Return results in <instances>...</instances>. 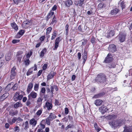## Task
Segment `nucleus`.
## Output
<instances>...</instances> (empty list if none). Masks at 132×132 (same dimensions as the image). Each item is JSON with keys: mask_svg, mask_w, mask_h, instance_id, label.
<instances>
[{"mask_svg": "<svg viewBox=\"0 0 132 132\" xmlns=\"http://www.w3.org/2000/svg\"><path fill=\"white\" fill-rule=\"evenodd\" d=\"M125 120L124 119H120L111 121L109 122V124L112 128L116 129L125 124Z\"/></svg>", "mask_w": 132, "mask_h": 132, "instance_id": "f257e3e1", "label": "nucleus"}, {"mask_svg": "<svg viewBox=\"0 0 132 132\" xmlns=\"http://www.w3.org/2000/svg\"><path fill=\"white\" fill-rule=\"evenodd\" d=\"M106 77L105 75L103 73L98 74L96 78L95 81L98 83L104 82L106 81Z\"/></svg>", "mask_w": 132, "mask_h": 132, "instance_id": "f03ea898", "label": "nucleus"}, {"mask_svg": "<svg viewBox=\"0 0 132 132\" xmlns=\"http://www.w3.org/2000/svg\"><path fill=\"white\" fill-rule=\"evenodd\" d=\"M23 97V96L22 95H20V93L19 92H16L14 97V100L15 101H17L18 100H21Z\"/></svg>", "mask_w": 132, "mask_h": 132, "instance_id": "7ed1b4c3", "label": "nucleus"}, {"mask_svg": "<svg viewBox=\"0 0 132 132\" xmlns=\"http://www.w3.org/2000/svg\"><path fill=\"white\" fill-rule=\"evenodd\" d=\"M15 69L16 68L15 67H14L11 69L10 75V78L11 79L14 78L16 75V73L15 71Z\"/></svg>", "mask_w": 132, "mask_h": 132, "instance_id": "20e7f679", "label": "nucleus"}, {"mask_svg": "<svg viewBox=\"0 0 132 132\" xmlns=\"http://www.w3.org/2000/svg\"><path fill=\"white\" fill-rule=\"evenodd\" d=\"M113 60L112 56L111 54L109 53L106 57L105 58L104 62L105 63H108L111 61Z\"/></svg>", "mask_w": 132, "mask_h": 132, "instance_id": "39448f33", "label": "nucleus"}, {"mask_svg": "<svg viewBox=\"0 0 132 132\" xmlns=\"http://www.w3.org/2000/svg\"><path fill=\"white\" fill-rule=\"evenodd\" d=\"M53 107V105L51 102L47 101L45 103V105L44 106V108H47L48 110H51Z\"/></svg>", "mask_w": 132, "mask_h": 132, "instance_id": "423d86ee", "label": "nucleus"}, {"mask_svg": "<svg viewBox=\"0 0 132 132\" xmlns=\"http://www.w3.org/2000/svg\"><path fill=\"white\" fill-rule=\"evenodd\" d=\"M106 106L103 105L99 108V111L103 114H104L105 112L108 111Z\"/></svg>", "mask_w": 132, "mask_h": 132, "instance_id": "0eeeda50", "label": "nucleus"}, {"mask_svg": "<svg viewBox=\"0 0 132 132\" xmlns=\"http://www.w3.org/2000/svg\"><path fill=\"white\" fill-rule=\"evenodd\" d=\"M61 41V39H60V37H58L56 38L55 41V46L54 48H53V50H57L59 46V43Z\"/></svg>", "mask_w": 132, "mask_h": 132, "instance_id": "6e6552de", "label": "nucleus"}, {"mask_svg": "<svg viewBox=\"0 0 132 132\" xmlns=\"http://www.w3.org/2000/svg\"><path fill=\"white\" fill-rule=\"evenodd\" d=\"M108 49L110 52H114L117 50L116 46L114 44L110 45Z\"/></svg>", "mask_w": 132, "mask_h": 132, "instance_id": "1a4fd4ad", "label": "nucleus"}, {"mask_svg": "<svg viewBox=\"0 0 132 132\" xmlns=\"http://www.w3.org/2000/svg\"><path fill=\"white\" fill-rule=\"evenodd\" d=\"M37 120L33 118L30 120L29 124L32 125V127H35L37 123Z\"/></svg>", "mask_w": 132, "mask_h": 132, "instance_id": "9d476101", "label": "nucleus"}, {"mask_svg": "<svg viewBox=\"0 0 132 132\" xmlns=\"http://www.w3.org/2000/svg\"><path fill=\"white\" fill-rule=\"evenodd\" d=\"M33 85V83L32 82H30L28 84L27 89V91L28 93H29L31 90Z\"/></svg>", "mask_w": 132, "mask_h": 132, "instance_id": "9b49d317", "label": "nucleus"}, {"mask_svg": "<svg viewBox=\"0 0 132 132\" xmlns=\"http://www.w3.org/2000/svg\"><path fill=\"white\" fill-rule=\"evenodd\" d=\"M37 95L36 93L32 91L28 95V97L30 99H31V97L33 98H35L37 97Z\"/></svg>", "mask_w": 132, "mask_h": 132, "instance_id": "f8f14e48", "label": "nucleus"}, {"mask_svg": "<svg viewBox=\"0 0 132 132\" xmlns=\"http://www.w3.org/2000/svg\"><path fill=\"white\" fill-rule=\"evenodd\" d=\"M126 35L124 34H120L119 36V39L121 42H123L125 41Z\"/></svg>", "mask_w": 132, "mask_h": 132, "instance_id": "ddd939ff", "label": "nucleus"}, {"mask_svg": "<svg viewBox=\"0 0 132 132\" xmlns=\"http://www.w3.org/2000/svg\"><path fill=\"white\" fill-rule=\"evenodd\" d=\"M124 132H132V126L127 127L125 126L123 127Z\"/></svg>", "mask_w": 132, "mask_h": 132, "instance_id": "4468645a", "label": "nucleus"}, {"mask_svg": "<svg viewBox=\"0 0 132 132\" xmlns=\"http://www.w3.org/2000/svg\"><path fill=\"white\" fill-rule=\"evenodd\" d=\"M103 101L100 99H97L94 101V104L97 106H99L101 105L103 103Z\"/></svg>", "mask_w": 132, "mask_h": 132, "instance_id": "2eb2a0df", "label": "nucleus"}, {"mask_svg": "<svg viewBox=\"0 0 132 132\" xmlns=\"http://www.w3.org/2000/svg\"><path fill=\"white\" fill-rule=\"evenodd\" d=\"M56 117L55 114L51 113H50V115L49 116L48 118L50 120H52L53 119H55Z\"/></svg>", "mask_w": 132, "mask_h": 132, "instance_id": "dca6fc26", "label": "nucleus"}, {"mask_svg": "<svg viewBox=\"0 0 132 132\" xmlns=\"http://www.w3.org/2000/svg\"><path fill=\"white\" fill-rule=\"evenodd\" d=\"M9 95V93H6L1 96L0 97V99L2 100H3L8 97Z\"/></svg>", "mask_w": 132, "mask_h": 132, "instance_id": "f3484780", "label": "nucleus"}, {"mask_svg": "<svg viewBox=\"0 0 132 132\" xmlns=\"http://www.w3.org/2000/svg\"><path fill=\"white\" fill-rule=\"evenodd\" d=\"M54 12L52 11V10H51V11L48 14L47 16L46 20L47 21L52 16L54 15Z\"/></svg>", "mask_w": 132, "mask_h": 132, "instance_id": "a211bd4d", "label": "nucleus"}, {"mask_svg": "<svg viewBox=\"0 0 132 132\" xmlns=\"http://www.w3.org/2000/svg\"><path fill=\"white\" fill-rule=\"evenodd\" d=\"M55 73L53 72H51L48 74L47 77V79H50L52 78L54 76Z\"/></svg>", "mask_w": 132, "mask_h": 132, "instance_id": "6ab92c4d", "label": "nucleus"}, {"mask_svg": "<svg viewBox=\"0 0 132 132\" xmlns=\"http://www.w3.org/2000/svg\"><path fill=\"white\" fill-rule=\"evenodd\" d=\"M22 125L23 126L24 125V129L25 130H26L27 129L29 128V123L28 121H26L24 123H23Z\"/></svg>", "mask_w": 132, "mask_h": 132, "instance_id": "aec40b11", "label": "nucleus"}, {"mask_svg": "<svg viewBox=\"0 0 132 132\" xmlns=\"http://www.w3.org/2000/svg\"><path fill=\"white\" fill-rule=\"evenodd\" d=\"M29 22L27 21H24L22 24L23 27L25 28H27L29 26Z\"/></svg>", "mask_w": 132, "mask_h": 132, "instance_id": "412c9836", "label": "nucleus"}, {"mask_svg": "<svg viewBox=\"0 0 132 132\" xmlns=\"http://www.w3.org/2000/svg\"><path fill=\"white\" fill-rule=\"evenodd\" d=\"M24 33V31L23 30H20L16 36L18 38H19L21 36L23 35Z\"/></svg>", "mask_w": 132, "mask_h": 132, "instance_id": "4be33fe9", "label": "nucleus"}, {"mask_svg": "<svg viewBox=\"0 0 132 132\" xmlns=\"http://www.w3.org/2000/svg\"><path fill=\"white\" fill-rule=\"evenodd\" d=\"M11 26L15 30H17L18 29V27L16 24L15 23L13 22L11 23Z\"/></svg>", "mask_w": 132, "mask_h": 132, "instance_id": "5701e85b", "label": "nucleus"}, {"mask_svg": "<svg viewBox=\"0 0 132 132\" xmlns=\"http://www.w3.org/2000/svg\"><path fill=\"white\" fill-rule=\"evenodd\" d=\"M57 31L55 30L53 31L52 34V36L51 38L52 40H53L56 37L57 35Z\"/></svg>", "mask_w": 132, "mask_h": 132, "instance_id": "b1692460", "label": "nucleus"}, {"mask_svg": "<svg viewBox=\"0 0 132 132\" xmlns=\"http://www.w3.org/2000/svg\"><path fill=\"white\" fill-rule=\"evenodd\" d=\"M46 51V49L45 48H44L40 52V57H43L44 56V54Z\"/></svg>", "mask_w": 132, "mask_h": 132, "instance_id": "393cba45", "label": "nucleus"}, {"mask_svg": "<svg viewBox=\"0 0 132 132\" xmlns=\"http://www.w3.org/2000/svg\"><path fill=\"white\" fill-rule=\"evenodd\" d=\"M22 106V104L20 103V102H17L15 103L14 105V107L15 108H16L19 107H21Z\"/></svg>", "mask_w": 132, "mask_h": 132, "instance_id": "a878e982", "label": "nucleus"}, {"mask_svg": "<svg viewBox=\"0 0 132 132\" xmlns=\"http://www.w3.org/2000/svg\"><path fill=\"white\" fill-rule=\"evenodd\" d=\"M33 68H31L29 69L27 73V75L29 76L32 74L33 72Z\"/></svg>", "mask_w": 132, "mask_h": 132, "instance_id": "bb28decb", "label": "nucleus"}, {"mask_svg": "<svg viewBox=\"0 0 132 132\" xmlns=\"http://www.w3.org/2000/svg\"><path fill=\"white\" fill-rule=\"evenodd\" d=\"M118 11L119 10L118 9H115L111 11V14L112 15H115L118 12Z\"/></svg>", "mask_w": 132, "mask_h": 132, "instance_id": "cd10ccee", "label": "nucleus"}, {"mask_svg": "<svg viewBox=\"0 0 132 132\" xmlns=\"http://www.w3.org/2000/svg\"><path fill=\"white\" fill-rule=\"evenodd\" d=\"M73 2L71 0H68L66 2V5L68 6H69L72 5Z\"/></svg>", "mask_w": 132, "mask_h": 132, "instance_id": "c85d7f7f", "label": "nucleus"}, {"mask_svg": "<svg viewBox=\"0 0 132 132\" xmlns=\"http://www.w3.org/2000/svg\"><path fill=\"white\" fill-rule=\"evenodd\" d=\"M82 57L83 59H87V52L85 50H84L83 53L82 54Z\"/></svg>", "mask_w": 132, "mask_h": 132, "instance_id": "c756f323", "label": "nucleus"}, {"mask_svg": "<svg viewBox=\"0 0 132 132\" xmlns=\"http://www.w3.org/2000/svg\"><path fill=\"white\" fill-rule=\"evenodd\" d=\"M103 95V93H100L97 94L95 95L94 97L95 98H97L101 97Z\"/></svg>", "mask_w": 132, "mask_h": 132, "instance_id": "7c9ffc66", "label": "nucleus"}, {"mask_svg": "<svg viewBox=\"0 0 132 132\" xmlns=\"http://www.w3.org/2000/svg\"><path fill=\"white\" fill-rule=\"evenodd\" d=\"M116 65L115 64L113 63H109L107 65V67L110 68H113L115 67Z\"/></svg>", "mask_w": 132, "mask_h": 132, "instance_id": "2f4dec72", "label": "nucleus"}, {"mask_svg": "<svg viewBox=\"0 0 132 132\" xmlns=\"http://www.w3.org/2000/svg\"><path fill=\"white\" fill-rule=\"evenodd\" d=\"M94 127L95 130H96L97 132H99V131L101 129L100 128H98L97 124L95 123L94 124Z\"/></svg>", "mask_w": 132, "mask_h": 132, "instance_id": "473e14b6", "label": "nucleus"}, {"mask_svg": "<svg viewBox=\"0 0 132 132\" xmlns=\"http://www.w3.org/2000/svg\"><path fill=\"white\" fill-rule=\"evenodd\" d=\"M39 88V84H35L34 86V89L36 91H38Z\"/></svg>", "mask_w": 132, "mask_h": 132, "instance_id": "72a5a7b5", "label": "nucleus"}, {"mask_svg": "<svg viewBox=\"0 0 132 132\" xmlns=\"http://www.w3.org/2000/svg\"><path fill=\"white\" fill-rule=\"evenodd\" d=\"M43 100V98L41 97H39L37 99V103L38 104H41L42 103Z\"/></svg>", "mask_w": 132, "mask_h": 132, "instance_id": "f704fd0d", "label": "nucleus"}, {"mask_svg": "<svg viewBox=\"0 0 132 132\" xmlns=\"http://www.w3.org/2000/svg\"><path fill=\"white\" fill-rule=\"evenodd\" d=\"M18 113V111L17 110H16L14 112H9V114L12 116H13L15 115H16Z\"/></svg>", "mask_w": 132, "mask_h": 132, "instance_id": "c9c22d12", "label": "nucleus"}, {"mask_svg": "<svg viewBox=\"0 0 132 132\" xmlns=\"http://www.w3.org/2000/svg\"><path fill=\"white\" fill-rule=\"evenodd\" d=\"M43 111V109H40L38 110L36 113L37 115L39 117L42 113Z\"/></svg>", "mask_w": 132, "mask_h": 132, "instance_id": "e433bc0d", "label": "nucleus"}, {"mask_svg": "<svg viewBox=\"0 0 132 132\" xmlns=\"http://www.w3.org/2000/svg\"><path fill=\"white\" fill-rule=\"evenodd\" d=\"M52 28L51 27H49L47 28L46 29V35H48L51 32Z\"/></svg>", "mask_w": 132, "mask_h": 132, "instance_id": "4c0bfd02", "label": "nucleus"}, {"mask_svg": "<svg viewBox=\"0 0 132 132\" xmlns=\"http://www.w3.org/2000/svg\"><path fill=\"white\" fill-rule=\"evenodd\" d=\"M108 117L109 119H114L117 118L116 115H111L108 116Z\"/></svg>", "mask_w": 132, "mask_h": 132, "instance_id": "58836bf2", "label": "nucleus"}, {"mask_svg": "<svg viewBox=\"0 0 132 132\" xmlns=\"http://www.w3.org/2000/svg\"><path fill=\"white\" fill-rule=\"evenodd\" d=\"M57 20H56V17L55 16H54L50 24H53L54 23H56L57 22Z\"/></svg>", "mask_w": 132, "mask_h": 132, "instance_id": "ea45409f", "label": "nucleus"}, {"mask_svg": "<svg viewBox=\"0 0 132 132\" xmlns=\"http://www.w3.org/2000/svg\"><path fill=\"white\" fill-rule=\"evenodd\" d=\"M69 25L68 24H67L65 26V30L66 31V35H68V34L69 29H68Z\"/></svg>", "mask_w": 132, "mask_h": 132, "instance_id": "a19ab883", "label": "nucleus"}, {"mask_svg": "<svg viewBox=\"0 0 132 132\" xmlns=\"http://www.w3.org/2000/svg\"><path fill=\"white\" fill-rule=\"evenodd\" d=\"M32 99H30L28 97V99L26 102V105L27 106H29L31 104V101Z\"/></svg>", "mask_w": 132, "mask_h": 132, "instance_id": "79ce46f5", "label": "nucleus"}, {"mask_svg": "<svg viewBox=\"0 0 132 132\" xmlns=\"http://www.w3.org/2000/svg\"><path fill=\"white\" fill-rule=\"evenodd\" d=\"M25 64L26 65H28L30 63V60L29 59H26L24 61Z\"/></svg>", "mask_w": 132, "mask_h": 132, "instance_id": "37998d69", "label": "nucleus"}, {"mask_svg": "<svg viewBox=\"0 0 132 132\" xmlns=\"http://www.w3.org/2000/svg\"><path fill=\"white\" fill-rule=\"evenodd\" d=\"M84 0H80L79 2V5L80 6H82L83 4L84 3Z\"/></svg>", "mask_w": 132, "mask_h": 132, "instance_id": "c03bdc74", "label": "nucleus"}, {"mask_svg": "<svg viewBox=\"0 0 132 132\" xmlns=\"http://www.w3.org/2000/svg\"><path fill=\"white\" fill-rule=\"evenodd\" d=\"M32 52L31 51L30 52H29L26 55V57L27 59H29L30 58V56L32 55Z\"/></svg>", "mask_w": 132, "mask_h": 132, "instance_id": "a18cd8bd", "label": "nucleus"}, {"mask_svg": "<svg viewBox=\"0 0 132 132\" xmlns=\"http://www.w3.org/2000/svg\"><path fill=\"white\" fill-rule=\"evenodd\" d=\"M121 5L122 10L125 7V5L124 4V3L122 1L121 2Z\"/></svg>", "mask_w": 132, "mask_h": 132, "instance_id": "49530a36", "label": "nucleus"}, {"mask_svg": "<svg viewBox=\"0 0 132 132\" xmlns=\"http://www.w3.org/2000/svg\"><path fill=\"white\" fill-rule=\"evenodd\" d=\"M103 7V4L102 3H100L98 5V7L100 9L102 8Z\"/></svg>", "mask_w": 132, "mask_h": 132, "instance_id": "de8ad7c7", "label": "nucleus"}, {"mask_svg": "<svg viewBox=\"0 0 132 132\" xmlns=\"http://www.w3.org/2000/svg\"><path fill=\"white\" fill-rule=\"evenodd\" d=\"M18 85L17 84H16L14 85L13 87V89L14 90H15L17 89Z\"/></svg>", "mask_w": 132, "mask_h": 132, "instance_id": "09e8293b", "label": "nucleus"}, {"mask_svg": "<svg viewBox=\"0 0 132 132\" xmlns=\"http://www.w3.org/2000/svg\"><path fill=\"white\" fill-rule=\"evenodd\" d=\"M23 52L22 51H19L17 52L16 56H20L23 53Z\"/></svg>", "mask_w": 132, "mask_h": 132, "instance_id": "8fccbe9b", "label": "nucleus"}, {"mask_svg": "<svg viewBox=\"0 0 132 132\" xmlns=\"http://www.w3.org/2000/svg\"><path fill=\"white\" fill-rule=\"evenodd\" d=\"M73 126L72 125H68L65 128V130H67L69 128H71Z\"/></svg>", "mask_w": 132, "mask_h": 132, "instance_id": "3c124183", "label": "nucleus"}, {"mask_svg": "<svg viewBox=\"0 0 132 132\" xmlns=\"http://www.w3.org/2000/svg\"><path fill=\"white\" fill-rule=\"evenodd\" d=\"M19 130H20L19 127L18 126H16L15 128V132H18Z\"/></svg>", "mask_w": 132, "mask_h": 132, "instance_id": "603ef678", "label": "nucleus"}, {"mask_svg": "<svg viewBox=\"0 0 132 132\" xmlns=\"http://www.w3.org/2000/svg\"><path fill=\"white\" fill-rule=\"evenodd\" d=\"M45 91L46 89L44 87H43L42 88L40 91V92L43 94H44L45 93Z\"/></svg>", "mask_w": 132, "mask_h": 132, "instance_id": "864d4df0", "label": "nucleus"}, {"mask_svg": "<svg viewBox=\"0 0 132 132\" xmlns=\"http://www.w3.org/2000/svg\"><path fill=\"white\" fill-rule=\"evenodd\" d=\"M7 121L10 125H12V121L11 118H8Z\"/></svg>", "mask_w": 132, "mask_h": 132, "instance_id": "5fc2aeb1", "label": "nucleus"}, {"mask_svg": "<svg viewBox=\"0 0 132 132\" xmlns=\"http://www.w3.org/2000/svg\"><path fill=\"white\" fill-rule=\"evenodd\" d=\"M114 32L112 31H111L109 34V35L110 37H111L113 36L114 35Z\"/></svg>", "mask_w": 132, "mask_h": 132, "instance_id": "6e6d98bb", "label": "nucleus"}, {"mask_svg": "<svg viewBox=\"0 0 132 132\" xmlns=\"http://www.w3.org/2000/svg\"><path fill=\"white\" fill-rule=\"evenodd\" d=\"M19 41L20 40H19L14 39L12 40V43L13 44H15L19 42Z\"/></svg>", "mask_w": 132, "mask_h": 132, "instance_id": "4d7b16f0", "label": "nucleus"}, {"mask_svg": "<svg viewBox=\"0 0 132 132\" xmlns=\"http://www.w3.org/2000/svg\"><path fill=\"white\" fill-rule=\"evenodd\" d=\"M45 38V36H43L40 38V40L42 42L44 40Z\"/></svg>", "mask_w": 132, "mask_h": 132, "instance_id": "13d9d810", "label": "nucleus"}, {"mask_svg": "<svg viewBox=\"0 0 132 132\" xmlns=\"http://www.w3.org/2000/svg\"><path fill=\"white\" fill-rule=\"evenodd\" d=\"M95 38L93 37H92L91 39V42L93 44L95 42Z\"/></svg>", "mask_w": 132, "mask_h": 132, "instance_id": "bf43d9fd", "label": "nucleus"}, {"mask_svg": "<svg viewBox=\"0 0 132 132\" xmlns=\"http://www.w3.org/2000/svg\"><path fill=\"white\" fill-rule=\"evenodd\" d=\"M47 64H44V65L43 66V70H46V69L47 68Z\"/></svg>", "mask_w": 132, "mask_h": 132, "instance_id": "052dcab7", "label": "nucleus"}, {"mask_svg": "<svg viewBox=\"0 0 132 132\" xmlns=\"http://www.w3.org/2000/svg\"><path fill=\"white\" fill-rule=\"evenodd\" d=\"M81 53L80 52L78 53V55H77V57H78V59L79 60H80V59L81 58Z\"/></svg>", "mask_w": 132, "mask_h": 132, "instance_id": "680f3d73", "label": "nucleus"}, {"mask_svg": "<svg viewBox=\"0 0 132 132\" xmlns=\"http://www.w3.org/2000/svg\"><path fill=\"white\" fill-rule=\"evenodd\" d=\"M69 112L68 109L67 108H65V113L66 114H67Z\"/></svg>", "mask_w": 132, "mask_h": 132, "instance_id": "e2e57ef3", "label": "nucleus"}, {"mask_svg": "<svg viewBox=\"0 0 132 132\" xmlns=\"http://www.w3.org/2000/svg\"><path fill=\"white\" fill-rule=\"evenodd\" d=\"M42 70H40L37 73V75L38 76H40L42 74Z\"/></svg>", "mask_w": 132, "mask_h": 132, "instance_id": "0e129e2a", "label": "nucleus"}, {"mask_svg": "<svg viewBox=\"0 0 132 132\" xmlns=\"http://www.w3.org/2000/svg\"><path fill=\"white\" fill-rule=\"evenodd\" d=\"M16 120V118L15 117L14 118H13L12 120V124H13V123H15Z\"/></svg>", "mask_w": 132, "mask_h": 132, "instance_id": "69168bd1", "label": "nucleus"}, {"mask_svg": "<svg viewBox=\"0 0 132 132\" xmlns=\"http://www.w3.org/2000/svg\"><path fill=\"white\" fill-rule=\"evenodd\" d=\"M50 120L48 119V118H47V119H46V123L47 125H50Z\"/></svg>", "mask_w": 132, "mask_h": 132, "instance_id": "338daca9", "label": "nucleus"}, {"mask_svg": "<svg viewBox=\"0 0 132 132\" xmlns=\"http://www.w3.org/2000/svg\"><path fill=\"white\" fill-rule=\"evenodd\" d=\"M13 1L16 4H18L20 1V0H13Z\"/></svg>", "mask_w": 132, "mask_h": 132, "instance_id": "774afa93", "label": "nucleus"}]
</instances>
